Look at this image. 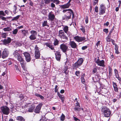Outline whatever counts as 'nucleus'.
<instances>
[{"mask_svg":"<svg viewBox=\"0 0 121 121\" xmlns=\"http://www.w3.org/2000/svg\"><path fill=\"white\" fill-rule=\"evenodd\" d=\"M30 33L32 34V35H37V32L34 30H31L30 31Z\"/></svg>","mask_w":121,"mask_h":121,"instance_id":"37998d69","label":"nucleus"},{"mask_svg":"<svg viewBox=\"0 0 121 121\" xmlns=\"http://www.w3.org/2000/svg\"><path fill=\"white\" fill-rule=\"evenodd\" d=\"M7 35V34L6 33H2L1 34V37L3 38H5Z\"/></svg>","mask_w":121,"mask_h":121,"instance_id":"2f4dec72","label":"nucleus"},{"mask_svg":"<svg viewBox=\"0 0 121 121\" xmlns=\"http://www.w3.org/2000/svg\"><path fill=\"white\" fill-rule=\"evenodd\" d=\"M99 0H94V2L93 3V5L95 6L97 4Z\"/></svg>","mask_w":121,"mask_h":121,"instance_id":"5fc2aeb1","label":"nucleus"},{"mask_svg":"<svg viewBox=\"0 0 121 121\" xmlns=\"http://www.w3.org/2000/svg\"><path fill=\"white\" fill-rule=\"evenodd\" d=\"M80 72L78 71H77L75 72V74L78 77H79L80 76Z\"/></svg>","mask_w":121,"mask_h":121,"instance_id":"ea45409f","label":"nucleus"},{"mask_svg":"<svg viewBox=\"0 0 121 121\" xmlns=\"http://www.w3.org/2000/svg\"><path fill=\"white\" fill-rule=\"evenodd\" d=\"M17 8L15 5H14L13 6V12L14 13V14H16V13H17L16 12V10L17 9Z\"/></svg>","mask_w":121,"mask_h":121,"instance_id":"72a5a7b5","label":"nucleus"},{"mask_svg":"<svg viewBox=\"0 0 121 121\" xmlns=\"http://www.w3.org/2000/svg\"><path fill=\"white\" fill-rule=\"evenodd\" d=\"M113 30V28H112V29L109 32V34L108 36H111V33L112 32V31Z\"/></svg>","mask_w":121,"mask_h":121,"instance_id":"052dcab7","label":"nucleus"},{"mask_svg":"<svg viewBox=\"0 0 121 121\" xmlns=\"http://www.w3.org/2000/svg\"><path fill=\"white\" fill-rule=\"evenodd\" d=\"M114 72L116 77L119 76L118 71L116 69H114Z\"/></svg>","mask_w":121,"mask_h":121,"instance_id":"58836bf2","label":"nucleus"},{"mask_svg":"<svg viewBox=\"0 0 121 121\" xmlns=\"http://www.w3.org/2000/svg\"><path fill=\"white\" fill-rule=\"evenodd\" d=\"M34 107L33 106H31L29 108L28 111L29 112H32L34 111Z\"/></svg>","mask_w":121,"mask_h":121,"instance_id":"473e14b6","label":"nucleus"},{"mask_svg":"<svg viewBox=\"0 0 121 121\" xmlns=\"http://www.w3.org/2000/svg\"><path fill=\"white\" fill-rule=\"evenodd\" d=\"M60 48L63 52H65L68 50V47L67 46H60Z\"/></svg>","mask_w":121,"mask_h":121,"instance_id":"6ab92c4d","label":"nucleus"},{"mask_svg":"<svg viewBox=\"0 0 121 121\" xmlns=\"http://www.w3.org/2000/svg\"><path fill=\"white\" fill-rule=\"evenodd\" d=\"M52 0H44V2L46 4H48L52 1Z\"/></svg>","mask_w":121,"mask_h":121,"instance_id":"8fccbe9b","label":"nucleus"},{"mask_svg":"<svg viewBox=\"0 0 121 121\" xmlns=\"http://www.w3.org/2000/svg\"><path fill=\"white\" fill-rule=\"evenodd\" d=\"M2 15L3 16H5L6 14L4 13V12L3 11H0V16Z\"/></svg>","mask_w":121,"mask_h":121,"instance_id":"49530a36","label":"nucleus"},{"mask_svg":"<svg viewBox=\"0 0 121 121\" xmlns=\"http://www.w3.org/2000/svg\"><path fill=\"white\" fill-rule=\"evenodd\" d=\"M13 55L18 60L20 63L23 61L24 60L22 57L21 55L19 53V52L17 50L15 51L13 54Z\"/></svg>","mask_w":121,"mask_h":121,"instance_id":"7ed1b4c3","label":"nucleus"},{"mask_svg":"<svg viewBox=\"0 0 121 121\" xmlns=\"http://www.w3.org/2000/svg\"><path fill=\"white\" fill-rule=\"evenodd\" d=\"M106 8L105 5L103 4H101L99 8V14L100 15H103L105 13Z\"/></svg>","mask_w":121,"mask_h":121,"instance_id":"423d86ee","label":"nucleus"},{"mask_svg":"<svg viewBox=\"0 0 121 121\" xmlns=\"http://www.w3.org/2000/svg\"><path fill=\"white\" fill-rule=\"evenodd\" d=\"M81 109L79 104L77 102L76 103V105L74 107V110L76 112H79L81 110Z\"/></svg>","mask_w":121,"mask_h":121,"instance_id":"2eb2a0df","label":"nucleus"},{"mask_svg":"<svg viewBox=\"0 0 121 121\" xmlns=\"http://www.w3.org/2000/svg\"><path fill=\"white\" fill-rule=\"evenodd\" d=\"M68 69V68L67 66H65L64 68L63 69V72L65 73L66 75H67L68 73V71H67Z\"/></svg>","mask_w":121,"mask_h":121,"instance_id":"bb28decb","label":"nucleus"},{"mask_svg":"<svg viewBox=\"0 0 121 121\" xmlns=\"http://www.w3.org/2000/svg\"><path fill=\"white\" fill-rule=\"evenodd\" d=\"M53 3H55L56 4H59L60 1L58 0H53L52 1Z\"/></svg>","mask_w":121,"mask_h":121,"instance_id":"de8ad7c7","label":"nucleus"},{"mask_svg":"<svg viewBox=\"0 0 121 121\" xmlns=\"http://www.w3.org/2000/svg\"><path fill=\"white\" fill-rule=\"evenodd\" d=\"M18 31V30L17 29H15L13 31V35H16L17 34V32Z\"/></svg>","mask_w":121,"mask_h":121,"instance_id":"a18cd8bd","label":"nucleus"},{"mask_svg":"<svg viewBox=\"0 0 121 121\" xmlns=\"http://www.w3.org/2000/svg\"><path fill=\"white\" fill-rule=\"evenodd\" d=\"M23 54L25 57L26 61L27 62L30 61L31 58L30 54L28 52H25L23 53Z\"/></svg>","mask_w":121,"mask_h":121,"instance_id":"1a4fd4ad","label":"nucleus"},{"mask_svg":"<svg viewBox=\"0 0 121 121\" xmlns=\"http://www.w3.org/2000/svg\"><path fill=\"white\" fill-rule=\"evenodd\" d=\"M28 30H22V33L24 36L26 35V33L27 32Z\"/></svg>","mask_w":121,"mask_h":121,"instance_id":"c9c22d12","label":"nucleus"},{"mask_svg":"<svg viewBox=\"0 0 121 121\" xmlns=\"http://www.w3.org/2000/svg\"><path fill=\"white\" fill-rule=\"evenodd\" d=\"M11 39L10 37H8L7 39H4L3 41V44L5 45H7L11 41Z\"/></svg>","mask_w":121,"mask_h":121,"instance_id":"dca6fc26","label":"nucleus"},{"mask_svg":"<svg viewBox=\"0 0 121 121\" xmlns=\"http://www.w3.org/2000/svg\"><path fill=\"white\" fill-rule=\"evenodd\" d=\"M81 27H82V28H81L80 29L81 30V31H82L83 33H85V31L84 27L83 26H81Z\"/></svg>","mask_w":121,"mask_h":121,"instance_id":"3c124183","label":"nucleus"},{"mask_svg":"<svg viewBox=\"0 0 121 121\" xmlns=\"http://www.w3.org/2000/svg\"><path fill=\"white\" fill-rule=\"evenodd\" d=\"M17 120H19L20 121H21L24 118L23 117L20 116L17 117Z\"/></svg>","mask_w":121,"mask_h":121,"instance_id":"79ce46f5","label":"nucleus"},{"mask_svg":"<svg viewBox=\"0 0 121 121\" xmlns=\"http://www.w3.org/2000/svg\"><path fill=\"white\" fill-rule=\"evenodd\" d=\"M57 95L59 97V98L61 99L62 102H63L65 100L64 98L62 96V95L60 94L59 92H57Z\"/></svg>","mask_w":121,"mask_h":121,"instance_id":"4be33fe9","label":"nucleus"},{"mask_svg":"<svg viewBox=\"0 0 121 121\" xmlns=\"http://www.w3.org/2000/svg\"><path fill=\"white\" fill-rule=\"evenodd\" d=\"M103 31L106 34H107L108 32V30L107 29L105 28L104 29Z\"/></svg>","mask_w":121,"mask_h":121,"instance_id":"4d7b16f0","label":"nucleus"},{"mask_svg":"<svg viewBox=\"0 0 121 121\" xmlns=\"http://www.w3.org/2000/svg\"><path fill=\"white\" fill-rule=\"evenodd\" d=\"M84 61L83 58H79L77 62L73 64L74 68L76 69L78 67L80 66L82 64Z\"/></svg>","mask_w":121,"mask_h":121,"instance_id":"20e7f679","label":"nucleus"},{"mask_svg":"<svg viewBox=\"0 0 121 121\" xmlns=\"http://www.w3.org/2000/svg\"><path fill=\"white\" fill-rule=\"evenodd\" d=\"M42 105L43 104L42 103H40L36 107L35 109V112L36 113H39Z\"/></svg>","mask_w":121,"mask_h":121,"instance_id":"4468645a","label":"nucleus"},{"mask_svg":"<svg viewBox=\"0 0 121 121\" xmlns=\"http://www.w3.org/2000/svg\"><path fill=\"white\" fill-rule=\"evenodd\" d=\"M115 53L118 54L119 53V52L118 50V46H115Z\"/></svg>","mask_w":121,"mask_h":121,"instance_id":"4c0bfd02","label":"nucleus"},{"mask_svg":"<svg viewBox=\"0 0 121 121\" xmlns=\"http://www.w3.org/2000/svg\"><path fill=\"white\" fill-rule=\"evenodd\" d=\"M63 26H64L63 28V31H64L65 33H66L68 31L69 27L67 26H64L62 25Z\"/></svg>","mask_w":121,"mask_h":121,"instance_id":"393cba45","label":"nucleus"},{"mask_svg":"<svg viewBox=\"0 0 121 121\" xmlns=\"http://www.w3.org/2000/svg\"><path fill=\"white\" fill-rule=\"evenodd\" d=\"M12 29L9 27H7L4 28L3 29L4 31H9L11 30Z\"/></svg>","mask_w":121,"mask_h":121,"instance_id":"cd10ccee","label":"nucleus"},{"mask_svg":"<svg viewBox=\"0 0 121 121\" xmlns=\"http://www.w3.org/2000/svg\"><path fill=\"white\" fill-rule=\"evenodd\" d=\"M97 69L96 68H94L93 70V73H96L97 71Z\"/></svg>","mask_w":121,"mask_h":121,"instance_id":"864d4df0","label":"nucleus"},{"mask_svg":"<svg viewBox=\"0 0 121 121\" xmlns=\"http://www.w3.org/2000/svg\"><path fill=\"white\" fill-rule=\"evenodd\" d=\"M65 116L62 113L60 117V119L61 121H64L65 119Z\"/></svg>","mask_w":121,"mask_h":121,"instance_id":"a19ab883","label":"nucleus"},{"mask_svg":"<svg viewBox=\"0 0 121 121\" xmlns=\"http://www.w3.org/2000/svg\"><path fill=\"white\" fill-rule=\"evenodd\" d=\"M109 36H108L106 38L107 41L108 42L111 41L112 40V39H110V38L109 37Z\"/></svg>","mask_w":121,"mask_h":121,"instance_id":"13d9d810","label":"nucleus"},{"mask_svg":"<svg viewBox=\"0 0 121 121\" xmlns=\"http://www.w3.org/2000/svg\"><path fill=\"white\" fill-rule=\"evenodd\" d=\"M29 4L30 5H31V6H33L34 4L33 2L32 1H30L29 2Z\"/></svg>","mask_w":121,"mask_h":121,"instance_id":"774afa93","label":"nucleus"},{"mask_svg":"<svg viewBox=\"0 0 121 121\" xmlns=\"http://www.w3.org/2000/svg\"><path fill=\"white\" fill-rule=\"evenodd\" d=\"M0 109L2 112L4 114L8 115L9 113V109L7 106L1 107Z\"/></svg>","mask_w":121,"mask_h":121,"instance_id":"39448f33","label":"nucleus"},{"mask_svg":"<svg viewBox=\"0 0 121 121\" xmlns=\"http://www.w3.org/2000/svg\"><path fill=\"white\" fill-rule=\"evenodd\" d=\"M27 99L28 98L27 96H24L23 99L24 101H26L27 100Z\"/></svg>","mask_w":121,"mask_h":121,"instance_id":"338daca9","label":"nucleus"},{"mask_svg":"<svg viewBox=\"0 0 121 121\" xmlns=\"http://www.w3.org/2000/svg\"><path fill=\"white\" fill-rule=\"evenodd\" d=\"M0 18H1V20L4 21H6L7 19L6 17L2 16H0Z\"/></svg>","mask_w":121,"mask_h":121,"instance_id":"603ef678","label":"nucleus"},{"mask_svg":"<svg viewBox=\"0 0 121 121\" xmlns=\"http://www.w3.org/2000/svg\"><path fill=\"white\" fill-rule=\"evenodd\" d=\"M101 110L104 116L106 117H109L111 114L110 111L108 108L106 106L102 107Z\"/></svg>","mask_w":121,"mask_h":121,"instance_id":"f03ea898","label":"nucleus"},{"mask_svg":"<svg viewBox=\"0 0 121 121\" xmlns=\"http://www.w3.org/2000/svg\"><path fill=\"white\" fill-rule=\"evenodd\" d=\"M24 95L22 94H21L19 96V98L21 100L23 99Z\"/></svg>","mask_w":121,"mask_h":121,"instance_id":"0e129e2a","label":"nucleus"},{"mask_svg":"<svg viewBox=\"0 0 121 121\" xmlns=\"http://www.w3.org/2000/svg\"><path fill=\"white\" fill-rule=\"evenodd\" d=\"M55 54L56 58V60L58 61H60L61 57V54L60 52H59L56 51Z\"/></svg>","mask_w":121,"mask_h":121,"instance_id":"f3484780","label":"nucleus"},{"mask_svg":"<svg viewBox=\"0 0 121 121\" xmlns=\"http://www.w3.org/2000/svg\"><path fill=\"white\" fill-rule=\"evenodd\" d=\"M19 66L18 65H15L14 69L15 70H16L17 72H19L20 70L19 69Z\"/></svg>","mask_w":121,"mask_h":121,"instance_id":"7c9ffc66","label":"nucleus"},{"mask_svg":"<svg viewBox=\"0 0 121 121\" xmlns=\"http://www.w3.org/2000/svg\"><path fill=\"white\" fill-rule=\"evenodd\" d=\"M20 16V15H18L15 17H13L12 19V21H17Z\"/></svg>","mask_w":121,"mask_h":121,"instance_id":"c756f323","label":"nucleus"},{"mask_svg":"<svg viewBox=\"0 0 121 121\" xmlns=\"http://www.w3.org/2000/svg\"><path fill=\"white\" fill-rule=\"evenodd\" d=\"M59 41L56 39L54 40V45H58L59 44Z\"/></svg>","mask_w":121,"mask_h":121,"instance_id":"e433bc0d","label":"nucleus"},{"mask_svg":"<svg viewBox=\"0 0 121 121\" xmlns=\"http://www.w3.org/2000/svg\"><path fill=\"white\" fill-rule=\"evenodd\" d=\"M71 0H69L68 2L66 4L60 5V7L61 9H64L69 8L71 5L70 3Z\"/></svg>","mask_w":121,"mask_h":121,"instance_id":"ddd939ff","label":"nucleus"},{"mask_svg":"<svg viewBox=\"0 0 121 121\" xmlns=\"http://www.w3.org/2000/svg\"><path fill=\"white\" fill-rule=\"evenodd\" d=\"M35 52H39L40 49L37 47L36 46L35 47Z\"/></svg>","mask_w":121,"mask_h":121,"instance_id":"c03bdc74","label":"nucleus"},{"mask_svg":"<svg viewBox=\"0 0 121 121\" xmlns=\"http://www.w3.org/2000/svg\"><path fill=\"white\" fill-rule=\"evenodd\" d=\"M112 85L113 87L117 86V85L116 83L115 82H112Z\"/></svg>","mask_w":121,"mask_h":121,"instance_id":"e2e57ef3","label":"nucleus"},{"mask_svg":"<svg viewBox=\"0 0 121 121\" xmlns=\"http://www.w3.org/2000/svg\"><path fill=\"white\" fill-rule=\"evenodd\" d=\"M70 45L74 46L77 45L76 43L73 41H70Z\"/></svg>","mask_w":121,"mask_h":121,"instance_id":"09e8293b","label":"nucleus"},{"mask_svg":"<svg viewBox=\"0 0 121 121\" xmlns=\"http://www.w3.org/2000/svg\"><path fill=\"white\" fill-rule=\"evenodd\" d=\"M35 57L36 59H38L40 57V53L39 52H35Z\"/></svg>","mask_w":121,"mask_h":121,"instance_id":"a878e982","label":"nucleus"},{"mask_svg":"<svg viewBox=\"0 0 121 121\" xmlns=\"http://www.w3.org/2000/svg\"><path fill=\"white\" fill-rule=\"evenodd\" d=\"M22 66L23 70V71H27L26 68V62L25 60L20 63Z\"/></svg>","mask_w":121,"mask_h":121,"instance_id":"a211bd4d","label":"nucleus"},{"mask_svg":"<svg viewBox=\"0 0 121 121\" xmlns=\"http://www.w3.org/2000/svg\"><path fill=\"white\" fill-rule=\"evenodd\" d=\"M95 62L98 65L100 66L104 67L105 66L104 61L103 60H100L98 59L95 60Z\"/></svg>","mask_w":121,"mask_h":121,"instance_id":"6e6552de","label":"nucleus"},{"mask_svg":"<svg viewBox=\"0 0 121 121\" xmlns=\"http://www.w3.org/2000/svg\"><path fill=\"white\" fill-rule=\"evenodd\" d=\"M88 17L87 16L85 17V22L86 24H87L88 23Z\"/></svg>","mask_w":121,"mask_h":121,"instance_id":"6e6d98bb","label":"nucleus"},{"mask_svg":"<svg viewBox=\"0 0 121 121\" xmlns=\"http://www.w3.org/2000/svg\"><path fill=\"white\" fill-rule=\"evenodd\" d=\"M109 68V77L110 78L111 77L112 74V69L111 67L109 66H108Z\"/></svg>","mask_w":121,"mask_h":121,"instance_id":"412c9836","label":"nucleus"},{"mask_svg":"<svg viewBox=\"0 0 121 121\" xmlns=\"http://www.w3.org/2000/svg\"><path fill=\"white\" fill-rule=\"evenodd\" d=\"M35 95L37 97H39L42 99H44V97L43 96L38 93H35Z\"/></svg>","mask_w":121,"mask_h":121,"instance_id":"f704fd0d","label":"nucleus"},{"mask_svg":"<svg viewBox=\"0 0 121 121\" xmlns=\"http://www.w3.org/2000/svg\"><path fill=\"white\" fill-rule=\"evenodd\" d=\"M48 20L52 22L54 21L55 18V16L53 12L51 11L49 12L48 15Z\"/></svg>","mask_w":121,"mask_h":121,"instance_id":"0eeeda50","label":"nucleus"},{"mask_svg":"<svg viewBox=\"0 0 121 121\" xmlns=\"http://www.w3.org/2000/svg\"><path fill=\"white\" fill-rule=\"evenodd\" d=\"M48 47H49V48H50V49L52 50H54V47H53V46H47Z\"/></svg>","mask_w":121,"mask_h":121,"instance_id":"69168bd1","label":"nucleus"},{"mask_svg":"<svg viewBox=\"0 0 121 121\" xmlns=\"http://www.w3.org/2000/svg\"><path fill=\"white\" fill-rule=\"evenodd\" d=\"M114 91L115 92H117L118 90V88L117 87V86L114 87Z\"/></svg>","mask_w":121,"mask_h":121,"instance_id":"680f3d73","label":"nucleus"},{"mask_svg":"<svg viewBox=\"0 0 121 121\" xmlns=\"http://www.w3.org/2000/svg\"><path fill=\"white\" fill-rule=\"evenodd\" d=\"M23 74L25 77L26 79L28 78V77L29 76V74L28 73V71H23Z\"/></svg>","mask_w":121,"mask_h":121,"instance_id":"aec40b11","label":"nucleus"},{"mask_svg":"<svg viewBox=\"0 0 121 121\" xmlns=\"http://www.w3.org/2000/svg\"><path fill=\"white\" fill-rule=\"evenodd\" d=\"M42 26L43 27H44L45 26L49 27V26L48 24V23L47 21H44L43 22H42Z\"/></svg>","mask_w":121,"mask_h":121,"instance_id":"5701e85b","label":"nucleus"},{"mask_svg":"<svg viewBox=\"0 0 121 121\" xmlns=\"http://www.w3.org/2000/svg\"><path fill=\"white\" fill-rule=\"evenodd\" d=\"M31 35L29 37L30 39L31 40H34L36 38V35Z\"/></svg>","mask_w":121,"mask_h":121,"instance_id":"c85d7f7f","label":"nucleus"},{"mask_svg":"<svg viewBox=\"0 0 121 121\" xmlns=\"http://www.w3.org/2000/svg\"><path fill=\"white\" fill-rule=\"evenodd\" d=\"M74 39L76 41L79 42L85 40L86 38L84 37H81L78 36H76L74 37Z\"/></svg>","mask_w":121,"mask_h":121,"instance_id":"f8f14e48","label":"nucleus"},{"mask_svg":"<svg viewBox=\"0 0 121 121\" xmlns=\"http://www.w3.org/2000/svg\"><path fill=\"white\" fill-rule=\"evenodd\" d=\"M85 74L84 73L82 75L81 78V79L82 83H84L85 82V80L84 78Z\"/></svg>","mask_w":121,"mask_h":121,"instance_id":"b1692460","label":"nucleus"},{"mask_svg":"<svg viewBox=\"0 0 121 121\" xmlns=\"http://www.w3.org/2000/svg\"><path fill=\"white\" fill-rule=\"evenodd\" d=\"M98 8L97 6L95 7V11L97 13L98 12Z\"/></svg>","mask_w":121,"mask_h":121,"instance_id":"bf43d9fd","label":"nucleus"},{"mask_svg":"<svg viewBox=\"0 0 121 121\" xmlns=\"http://www.w3.org/2000/svg\"><path fill=\"white\" fill-rule=\"evenodd\" d=\"M72 12V10L70 9L63 10L62 12L65 13L62 17V19L67 21L70 19L71 17V13L72 12Z\"/></svg>","mask_w":121,"mask_h":121,"instance_id":"f257e3e1","label":"nucleus"},{"mask_svg":"<svg viewBox=\"0 0 121 121\" xmlns=\"http://www.w3.org/2000/svg\"><path fill=\"white\" fill-rule=\"evenodd\" d=\"M58 33L59 34L57 35L60 38H61L65 39L67 40L68 39V38L65 34L61 36V34H65L63 30H59L58 32Z\"/></svg>","mask_w":121,"mask_h":121,"instance_id":"9d476101","label":"nucleus"},{"mask_svg":"<svg viewBox=\"0 0 121 121\" xmlns=\"http://www.w3.org/2000/svg\"><path fill=\"white\" fill-rule=\"evenodd\" d=\"M9 52L7 49H4L3 51L2 56V58L4 59L7 57L9 55Z\"/></svg>","mask_w":121,"mask_h":121,"instance_id":"9b49d317","label":"nucleus"}]
</instances>
